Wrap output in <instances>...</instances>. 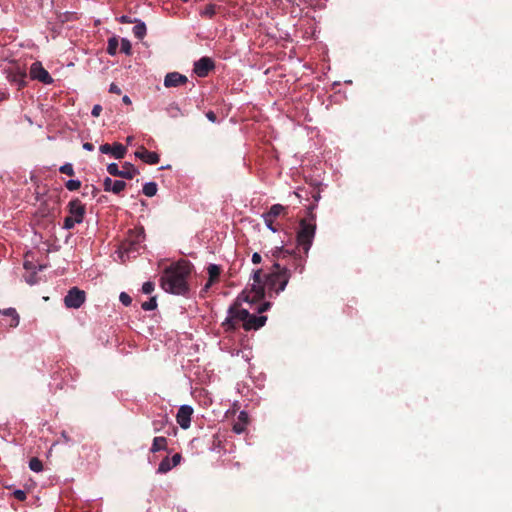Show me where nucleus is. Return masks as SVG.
Here are the masks:
<instances>
[{
  "instance_id": "1",
  "label": "nucleus",
  "mask_w": 512,
  "mask_h": 512,
  "mask_svg": "<svg viewBox=\"0 0 512 512\" xmlns=\"http://www.w3.org/2000/svg\"><path fill=\"white\" fill-rule=\"evenodd\" d=\"M252 288L250 291H242L234 303L228 309V316L222 323L225 331H234L238 327L239 323L245 324L249 317V311L241 308L242 302L255 303L264 298V288L260 285L261 283V269L254 271L253 273Z\"/></svg>"
},
{
  "instance_id": "2",
  "label": "nucleus",
  "mask_w": 512,
  "mask_h": 512,
  "mask_svg": "<svg viewBox=\"0 0 512 512\" xmlns=\"http://www.w3.org/2000/svg\"><path fill=\"white\" fill-rule=\"evenodd\" d=\"M192 265L186 260H180L165 268L160 279L162 289L168 293L186 296L189 293L188 277Z\"/></svg>"
},
{
  "instance_id": "3",
  "label": "nucleus",
  "mask_w": 512,
  "mask_h": 512,
  "mask_svg": "<svg viewBox=\"0 0 512 512\" xmlns=\"http://www.w3.org/2000/svg\"><path fill=\"white\" fill-rule=\"evenodd\" d=\"M315 207L316 204L308 207L307 217L300 220L297 231V247L303 251L305 256L308 255L316 233V215L313 212Z\"/></svg>"
},
{
  "instance_id": "4",
  "label": "nucleus",
  "mask_w": 512,
  "mask_h": 512,
  "mask_svg": "<svg viewBox=\"0 0 512 512\" xmlns=\"http://www.w3.org/2000/svg\"><path fill=\"white\" fill-rule=\"evenodd\" d=\"M264 276L265 281H263L261 276L260 285L264 288V294L267 290L269 297H272L273 293L277 295L285 289L291 275L290 270L286 266H281L279 262H276L273 264L271 272Z\"/></svg>"
},
{
  "instance_id": "5",
  "label": "nucleus",
  "mask_w": 512,
  "mask_h": 512,
  "mask_svg": "<svg viewBox=\"0 0 512 512\" xmlns=\"http://www.w3.org/2000/svg\"><path fill=\"white\" fill-rule=\"evenodd\" d=\"M273 256L278 260H287L282 266H286L289 270L293 268L299 273L304 270L305 258L298 254L296 250H288L284 247L276 248Z\"/></svg>"
},
{
  "instance_id": "6",
  "label": "nucleus",
  "mask_w": 512,
  "mask_h": 512,
  "mask_svg": "<svg viewBox=\"0 0 512 512\" xmlns=\"http://www.w3.org/2000/svg\"><path fill=\"white\" fill-rule=\"evenodd\" d=\"M145 240V231L143 227L135 228L129 231V236L122 244V248L127 253L138 252Z\"/></svg>"
},
{
  "instance_id": "7",
  "label": "nucleus",
  "mask_w": 512,
  "mask_h": 512,
  "mask_svg": "<svg viewBox=\"0 0 512 512\" xmlns=\"http://www.w3.org/2000/svg\"><path fill=\"white\" fill-rule=\"evenodd\" d=\"M86 299V293L77 287H72L64 297V304L67 308L78 309Z\"/></svg>"
},
{
  "instance_id": "8",
  "label": "nucleus",
  "mask_w": 512,
  "mask_h": 512,
  "mask_svg": "<svg viewBox=\"0 0 512 512\" xmlns=\"http://www.w3.org/2000/svg\"><path fill=\"white\" fill-rule=\"evenodd\" d=\"M67 209L69 212V216L74 218V221L77 223H82L86 214V207L82 202L78 199H72L68 205Z\"/></svg>"
},
{
  "instance_id": "9",
  "label": "nucleus",
  "mask_w": 512,
  "mask_h": 512,
  "mask_svg": "<svg viewBox=\"0 0 512 512\" xmlns=\"http://www.w3.org/2000/svg\"><path fill=\"white\" fill-rule=\"evenodd\" d=\"M30 76L32 79L38 80L44 84H51L52 77L40 62H34L30 67Z\"/></svg>"
},
{
  "instance_id": "10",
  "label": "nucleus",
  "mask_w": 512,
  "mask_h": 512,
  "mask_svg": "<svg viewBox=\"0 0 512 512\" xmlns=\"http://www.w3.org/2000/svg\"><path fill=\"white\" fill-rule=\"evenodd\" d=\"M215 68L214 61L210 57H202L194 63L193 72L198 77H206Z\"/></svg>"
},
{
  "instance_id": "11",
  "label": "nucleus",
  "mask_w": 512,
  "mask_h": 512,
  "mask_svg": "<svg viewBox=\"0 0 512 512\" xmlns=\"http://www.w3.org/2000/svg\"><path fill=\"white\" fill-rule=\"evenodd\" d=\"M99 150L101 153L110 154L116 159H123L127 153V148L118 142L114 143L113 146L108 143L102 144Z\"/></svg>"
},
{
  "instance_id": "12",
  "label": "nucleus",
  "mask_w": 512,
  "mask_h": 512,
  "mask_svg": "<svg viewBox=\"0 0 512 512\" xmlns=\"http://www.w3.org/2000/svg\"><path fill=\"white\" fill-rule=\"evenodd\" d=\"M193 412V408L189 405L180 406L176 420L182 429H188L190 427Z\"/></svg>"
},
{
  "instance_id": "13",
  "label": "nucleus",
  "mask_w": 512,
  "mask_h": 512,
  "mask_svg": "<svg viewBox=\"0 0 512 512\" xmlns=\"http://www.w3.org/2000/svg\"><path fill=\"white\" fill-rule=\"evenodd\" d=\"M188 82V78L178 72H170L164 78V86L167 88L178 87Z\"/></svg>"
},
{
  "instance_id": "14",
  "label": "nucleus",
  "mask_w": 512,
  "mask_h": 512,
  "mask_svg": "<svg viewBox=\"0 0 512 512\" xmlns=\"http://www.w3.org/2000/svg\"><path fill=\"white\" fill-rule=\"evenodd\" d=\"M135 156L147 164H157L160 161V156L156 152L147 150L141 146L136 152Z\"/></svg>"
},
{
  "instance_id": "15",
  "label": "nucleus",
  "mask_w": 512,
  "mask_h": 512,
  "mask_svg": "<svg viewBox=\"0 0 512 512\" xmlns=\"http://www.w3.org/2000/svg\"><path fill=\"white\" fill-rule=\"evenodd\" d=\"M267 321L266 316H256L249 313V317L247 318V321H245V324H243V328L246 331L250 330H257L265 325Z\"/></svg>"
},
{
  "instance_id": "16",
  "label": "nucleus",
  "mask_w": 512,
  "mask_h": 512,
  "mask_svg": "<svg viewBox=\"0 0 512 512\" xmlns=\"http://www.w3.org/2000/svg\"><path fill=\"white\" fill-rule=\"evenodd\" d=\"M248 423V414L245 411H241L238 415L237 421L233 424L232 430L236 434H241L246 430Z\"/></svg>"
},
{
  "instance_id": "17",
  "label": "nucleus",
  "mask_w": 512,
  "mask_h": 512,
  "mask_svg": "<svg viewBox=\"0 0 512 512\" xmlns=\"http://www.w3.org/2000/svg\"><path fill=\"white\" fill-rule=\"evenodd\" d=\"M107 172L112 176L121 177V178H125V179H132V174H133V171L131 173L121 171L118 168V165L116 163H110L107 166Z\"/></svg>"
},
{
  "instance_id": "18",
  "label": "nucleus",
  "mask_w": 512,
  "mask_h": 512,
  "mask_svg": "<svg viewBox=\"0 0 512 512\" xmlns=\"http://www.w3.org/2000/svg\"><path fill=\"white\" fill-rule=\"evenodd\" d=\"M8 78L11 82L17 83L19 88H21L25 85L26 72L18 69L17 71L10 73Z\"/></svg>"
},
{
  "instance_id": "19",
  "label": "nucleus",
  "mask_w": 512,
  "mask_h": 512,
  "mask_svg": "<svg viewBox=\"0 0 512 512\" xmlns=\"http://www.w3.org/2000/svg\"><path fill=\"white\" fill-rule=\"evenodd\" d=\"M167 450V439L165 437H155L150 451L156 453L158 451Z\"/></svg>"
},
{
  "instance_id": "20",
  "label": "nucleus",
  "mask_w": 512,
  "mask_h": 512,
  "mask_svg": "<svg viewBox=\"0 0 512 512\" xmlns=\"http://www.w3.org/2000/svg\"><path fill=\"white\" fill-rule=\"evenodd\" d=\"M286 208L281 204H274L271 206L268 212L265 214L273 219H276L278 216L285 213Z\"/></svg>"
},
{
  "instance_id": "21",
  "label": "nucleus",
  "mask_w": 512,
  "mask_h": 512,
  "mask_svg": "<svg viewBox=\"0 0 512 512\" xmlns=\"http://www.w3.org/2000/svg\"><path fill=\"white\" fill-rule=\"evenodd\" d=\"M146 32L147 29L145 23L137 20L136 25L133 27L134 36L138 39H143Z\"/></svg>"
},
{
  "instance_id": "22",
  "label": "nucleus",
  "mask_w": 512,
  "mask_h": 512,
  "mask_svg": "<svg viewBox=\"0 0 512 512\" xmlns=\"http://www.w3.org/2000/svg\"><path fill=\"white\" fill-rule=\"evenodd\" d=\"M3 314L5 316H8V317L11 318V321H10V326L11 327L18 326V324H19V315H18L17 311L14 308H8V309L4 310Z\"/></svg>"
},
{
  "instance_id": "23",
  "label": "nucleus",
  "mask_w": 512,
  "mask_h": 512,
  "mask_svg": "<svg viewBox=\"0 0 512 512\" xmlns=\"http://www.w3.org/2000/svg\"><path fill=\"white\" fill-rule=\"evenodd\" d=\"M207 270H208V274H209V279L217 282L219 279V276L221 274L220 266H218L216 264H210L208 266Z\"/></svg>"
},
{
  "instance_id": "24",
  "label": "nucleus",
  "mask_w": 512,
  "mask_h": 512,
  "mask_svg": "<svg viewBox=\"0 0 512 512\" xmlns=\"http://www.w3.org/2000/svg\"><path fill=\"white\" fill-rule=\"evenodd\" d=\"M157 184L155 182H148L143 186V194L147 197H153L157 193Z\"/></svg>"
},
{
  "instance_id": "25",
  "label": "nucleus",
  "mask_w": 512,
  "mask_h": 512,
  "mask_svg": "<svg viewBox=\"0 0 512 512\" xmlns=\"http://www.w3.org/2000/svg\"><path fill=\"white\" fill-rule=\"evenodd\" d=\"M173 468L171 460L169 457H165L158 466V473L164 474L170 471Z\"/></svg>"
},
{
  "instance_id": "26",
  "label": "nucleus",
  "mask_w": 512,
  "mask_h": 512,
  "mask_svg": "<svg viewBox=\"0 0 512 512\" xmlns=\"http://www.w3.org/2000/svg\"><path fill=\"white\" fill-rule=\"evenodd\" d=\"M216 14V5L208 4L200 11V16L211 19Z\"/></svg>"
},
{
  "instance_id": "27",
  "label": "nucleus",
  "mask_w": 512,
  "mask_h": 512,
  "mask_svg": "<svg viewBox=\"0 0 512 512\" xmlns=\"http://www.w3.org/2000/svg\"><path fill=\"white\" fill-rule=\"evenodd\" d=\"M118 46L119 41L116 37L109 38L107 45V53L112 56L115 55L117 53Z\"/></svg>"
},
{
  "instance_id": "28",
  "label": "nucleus",
  "mask_w": 512,
  "mask_h": 512,
  "mask_svg": "<svg viewBox=\"0 0 512 512\" xmlns=\"http://www.w3.org/2000/svg\"><path fill=\"white\" fill-rule=\"evenodd\" d=\"M29 468L34 472H40L43 469V464L37 457H33L29 461Z\"/></svg>"
},
{
  "instance_id": "29",
  "label": "nucleus",
  "mask_w": 512,
  "mask_h": 512,
  "mask_svg": "<svg viewBox=\"0 0 512 512\" xmlns=\"http://www.w3.org/2000/svg\"><path fill=\"white\" fill-rule=\"evenodd\" d=\"M142 309L145 311H151L157 308V299L156 296L151 297L148 301L143 302L141 305Z\"/></svg>"
},
{
  "instance_id": "30",
  "label": "nucleus",
  "mask_w": 512,
  "mask_h": 512,
  "mask_svg": "<svg viewBox=\"0 0 512 512\" xmlns=\"http://www.w3.org/2000/svg\"><path fill=\"white\" fill-rule=\"evenodd\" d=\"M98 192H99V189L97 187H95L94 185H86L84 187L82 195L83 196H91L94 198L97 196Z\"/></svg>"
},
{
  "instance_id": "31",
  "label": "nucleus",
  "mask_w": 512,
  "mask_h": 512,
  "mask_svg": "<svg viewBox=\"0 0 512 512\" xmlns=\"http://www.w3.org/2000/svg\"><path fill=\"white\" fill-rule=\"evenodd\" d=\"M126 187V183L122 180H116V181H113V186L111 188V192H113L114 194H119L120 192H122Z\"/></svg>"
},
{
  "instance_id": "32",
  "label": "nucleus",
  "mask_w": 512,
  "mask_h": 512,
  "mask_svg": "<svg viewBox=\"0 0 512 512\" xmlns=\"http://www.w3.org/2000/svg\"><path fill=\"white\" fill-rule=\"evenodd\" d=\"M121 52L125 53L126 55H130L132 51L131 43L128 39L122 38L121 39Z\"/></svg>"
},
{
  "instance_id": "33",
  "label": "nucleus",
  "mask_w": 512,
  "mask_h": 512,
  "mask_svg": "<svg viewBox=\"0 0 512 512\" xmlns=\"http://www.w3.org/2000/svg\"><path fill=\"white\" fill-rule=\"evenodd\" d=\"M60 173L66 174L68 176H74L75 171L73 165L71 163H65L59 168Z\"/></svg>"
},
{
  "instance_id": "34",
  "label": "nucleus",
  "mask_w": 512,
  "mask_h": 512,
  "mask_svg": "<svg viewBox=\"0 0 512 512\" xmlns=\"http://www.w3.org/2000/svg\"><path fill=\"white\" fill-rule=\"evenodd\" d=\"M263 219L266 224V226L273 232L278 231V227L274 225L275 219L267 216L266 214H263Z\"/></svg>"
},
{
  "instance_id": "35",
  "label": "nucleus",
  "mask_w": 512,
  "mask_h": 512,
  "mask_svg": "<svg viewBox=\"0 0 512 512\" xmlns=\"http://www.w3.org/2000/svg\"><path fill=\"white\" fill-rule=\"evenodd\" d=\"M65 187L69 191H75V190H78L81 187V182L79 180H68L65 183Z\"/></svg>"
},
{
  "instance_id": "36",
  "label": "nucleus",
  "mask_w": 512,
  "mask_h": 512,
  "mask_svg": "<svg viewBox=\"0 0 512 512\" xmlns=\"http://www.w3.org/2000/svg\"><path fill=\"white\" fill-rule=\"evenodd\" d=\"M76 224L78 223L74 221V218L72 216H67L64 219L63 228L66 230H70L73 229Z\"/></svg>"
},
{
  "instance_id": "37",
  "label": "nucleus",
  "mask_w": 512,
  "mask_h": 512,
  "mask_svg": "<svg viewBox=\"0 0 512 512\" xmlns=\"http://www.w3.org/2000/svg\"><path fill=\"white\" fill-rule=\"evenodd\" d=\"M133 170V174H132V178H134V176H136L139 171L134 167L133 164L129 163V162H125L123 164V167H122V170L121 171H124V172H132Z\"/></svg>"
},
{
  "instance_id": "38",
  "label": "nucleus",
  "mask_w": 512,
  "mask_h": 512,
  "mask_svg": "<svg viewBox=\"0 0 512 512\" xmlns=\"http://www.w3.org/2000/svg\"><path fill=\"white\" fill-rule=\"evenodd\" d=\"M119 300L124 306H129L132 302V298L126 292L120 294Z\"/></svg>"
},
{
  "instance_id": "39",
  "label": "nucleus",
  "mask_w": 512,
  "mask_h": 512,
  "mask_svg": "<svg viewBox=\"0 0 512 512\" xmlns=\"http://www.w3.org/2000/svg\"><path fill=\"white\" fill-rule=\"evenodd\" d=\"M154 290V283L147 281L142 286V292L144 294H151Z\"/></svg>"
},
{
  "instance_id": "40",
  "label": "nucleus",
  "mask_w": 512,
  "mask_h": 512,
  "mask_svg": "<svg viewBox=\"0 0 512 512\" xmlns=\"http://www.w3.org/2000/svg\"><path fill=\"white\" fill-rule=\"evenodd\" d=\"M167 423V419L155 420L153 421V427L155 432H159L164 425Z\"/></svg>"
},
{
  "instance_id": "41",
  "label": "nucleus",
  "mask_w": 512,
  "mask_h": 512,
  "mask_svg": "<svg viewBox=\"0 0 512 512\" xmlns=\"http://www.w3.org/2000/svg\"><path fill=\"white\" fill-rule=\"evenodd\" d=\"M13 495L18 501H24L27 497L26 492L23 490H15Z\"/></svg>"
},
{
  "instance_id": "42",
  "label": "nucleus",
  "mask_w": 512,
  "mask_h": 512,
  "mask_svg": "<svg viewBox=\"0 0 512 512\" xmlns=\"http://www.w3.org/2000/svg\"><path fill=\"white\" fill-rule=\"evenodd\" d=\"M118 21L122 24H130V23H136L137 19H132L131 17L127 15H122L118 18Z\"/></svg>"
},
{
  "instance_id": "43",
  "label": "nucleus",
  "mask_w": 512,
  "mask_h": 512,
  "mask_svg": "<svg viewBox=\"0 0 512 512\" xmlns=\"http://www.w3.org/2000/svg\"><path fill=\"white\" fill-rule=\"evenodd\" d=\"M168 112L170 113V115L172 117H177L179 115V113H180V109H179V107L177 105L172 104L168 108Z\"/></svg>"
},
{
  "instance_id": "44",
  "label": "nucleus",
  "mask_w": 512,
  "mask_h": 512,
  "mask_svg": "<svg viewBox=\"0 0 512 512\" xmlns=\"http://www.w3.org/2000/svg\"><path fill=\"white\" fill-rule=\"evenodd\" d=\"M104 190L107 192H111V188L113 186V181L111 178L106 177L103 182Z\"/></svg>"
},
{
  "instance_id": "45",
  "label": "nucleus",
  "mask_w": 512,
  "mask_h": 512,
  "mask_svg": "<svg viewBox=\"0 0 512 512\" xmlns=\"http://www.w3.org/2000/svg\"><path fill=\"white\" fill-rule=\"evenodd\" d=\"M102 112V107L99 104L94 105L92 108L91 114L93 117H99Z\"/></svg>"
},
{
  "instance_id": "46",
  "label": "nucleus",
  "mask_w": 512,
  "mask_h": 512,
  "mask_svg": "<svg viewBox=\"0 0 512 512\" xmlns=\"http://www.w3.org/2000/svg\"><path fill=\"white\" fill-rule=\"evenodd\" d=\"M173 467L177 466L181 461V455L179 453H176L173 455V457L170 459Z\"/></svg>"
},
{
  "instance_id": "47",
  "label": "nucleus",
  "mask_w": 512,
  "mask_h": 512,
  "mask_svg": "<svg viewBox=\"0 0 512 512\" xmlns=\"http://www.w3.org/2000/svg\"><path fill=\"white\" fill-rule=\"evenodd\" d=\"M206 117L209 121H211L213 123H215L217 121L216 114L211 110L206 113Z\"/></svg>"
},
{
  "instance_id": "48",
  "label": "nucleus",
  "mask_w": 512,
  "mask_h": 512,
  "mask_svg": "<svg viewBox=\"0 0 512 512\" xmlns=\"http://www.w3.org/2000/svg\"><path fill=\"white\" fill-rule=\"evenodd\" d=\"M109 92L115 93V94H121V89L114 83L110 85Z\"/></svg>"
},
{
  "instance_id": "49",
  "label": "nucleus",
  "mask_w": 512,
  "mask_h": 512,
  "mask_svg": "<svg viewBox=\"0 0 512 512\" xmlns=\"http://www.w3.org/2000/svg\"><path fill=\"white\" fill-rule=\"evenodd\" d=\"M261 255L257 252H255L253 255H252V262L254 264H259L261 262Z\"/></svg>"
},
{
  "instance_id": "50",
  "label": "nucleus",
  "mask_w": 512,
  "mask_h": 512,
  "mask_svg": "<svg viewBox=\"0 0 512 512\" xmlns=\"http://www.w3.org/2000/svg\"><path fill=\"white\" fill-rule=\"evenodd\" d=\"M216 281H212L210 279H208L207 283L205 284V286L203 287L202 291L201 292H207L210 287L215 283Z\"/></svg>"
},
{
  "instance_id": "51",
  "label": "nucleus",
  "mask_w": 512,
  "mask_h": 512,
  "mask_svg": "<svg viewBox=\"0 0 512 512\" xmlns=\"http://www.w3.org/2000/svg\"><path fill=\"white\" fill-rule=\"evenodd\" d=\"M270 305H271V304H270L269 302H265V303H263V304L261 305V307L258 309V312H259V313H262V312H264V311L268 310V309L270 308Z\"/></svg>"
},
{
  "instance_id": "52",
  "label": "nucleus",
  "mask_w": 512,
  "mask_h": 512,
  "mask_svg": "<svg viewBox=\"0 0 512 512\" xmlns=\"http://www.w3.org/2000/svg\"><path fill=\"white\" fill-rule=\"evenodd\" d=\"M83 148L87 151H92V150H94V145L90 142H85L83 144Z\"/></svg>"
},
{
  "instance_id": "53",
  "label": "nucleus",
  "mask_w": 512,
  "mask_h": 512,
  "mask_svg": "<svg viewBox=\"0 0 512 512\" xmlns=\"http://www.w3.org/2000/svg\"><path fill=\"white\" fill-rule=\"evenodd\" d=\"M122 101L124 104L126 105H130L131 104V99L129 98V96L125 95L123 98H122Z\"/></svg>"
},
{
  "instance_id": "54",
  "label": "nucleus",
  "mask_w": 512,
  "mask_h": 512,
  "mask_svg": "<svg viewBox=\"0 0 512 512\" xmlns=\"http://www.w3.org/2000/svg\"><path fill=\"white\" fill-rule=\"evenodd\" d=\"M32 267H33V264L31 262H29V261L24 262V268L26 270H30V269H32Z\"/></svg>"
},
{
  "instance_id": "55",
  "label": "nucleus",
  "mask_w": 512,
  "mask_h": 512,
  "mask_svg": "<svg viewBox=\"0 0 512 512\" xmlns=\"http://www.w3.org/2000/svg\"><path fill=\"white\" fill-rule=\"evenodd\" d=\"M7 99V94L4 92H0V102Z\"/></svg>"
},
{
  "instance_id": "56",
  "label": "nucleus",
  "mask_w": 512,
  "mask_h": 512,
  "mask_svg": "<svg viewBox=\"0 0 512 512\" xmlns=\"http://www.w3.org/2000/svg\"><path fill=\"white\" fill-rule=\"evenodd\" d=\"M62 437L65 439L66 442L69 441V438L67 437L65 432H62Z\"/></svg>"
},
{
  "instance_id": "57",
  "label": "nucleus",
  "mask_w": 512,
  "mask_h": 512,
  "mask_svg": "<svg viewBox=\"0 0 512 512\" xmlns=\"http://www.w3.org/2000/svg\"><path fill=\"white\" fill-rule=\"evenodd\" d=\"M319 197H320L319 195L315 196V197H314V198H315V201H318Z\"/></svg>"
},
{
  "instance_id": "58",
  "label": "nucleus",
  "mask_w": 512,
  "mask_h": 512,
  "mask_svg": "<svg viewBox=\"0 0 512 512\" xmlns=\"http://www.w3.org/2000/svg\"><path fill=\"white\" fill-rule=\"evenodd\" d=\"M183 2H188V0H182Z\"/></svg>"
}]
</instances>
